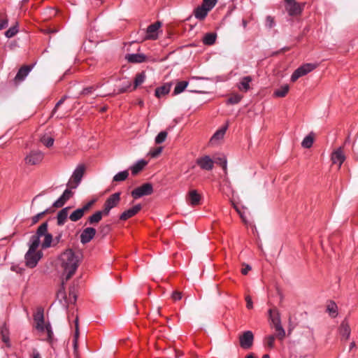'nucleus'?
<instances>
[{
    "instance_id": "nucleus-58",
    "label": "nucleus",
    "mask_w": 358,
    "mask_h": 358,
    "mask_svg": "<svg viewBox=\"0 0 358 358\" xmlns=\"http://www.w3.org/2000/svg\"><path fill=\"white\" fill-rule=\"evenodd\" d=\"M235 208H236V211L238 213V214L240 215V216H241V217L242 220H243L245 223H246V222H247V221H246V219H245V216L243 215V213H241V211L237 208V207H236V206H235Z\"/></svg>"
},
{
    "instance_id": "nucleus-46",
    "label": "nucleus",
    "mask_w": 358,
    "mask_h": 358,
    "mask_svg": "<svg viewBox=\"0 0 358 358\" xmlns=\"http://www.w3.org/2000/svg\"><path fill=\"white\" fill-rule=\"evenodd\" d=\"M327 310L332 317L337 315V306L335 303L329 304L327 306Z\"/></svg>"
},
{
    "instance_id": "nucleus-35",
    "label": "nucleus",
    "mask_w": 358,
    "mask_h": 358,
    "mask_svg": "<svg viewBox=\"0 0 358 358\" xmlns=\"http://www.w3.org/2000/svg\"><path fill=\"white\" fill-rule=\"evenodd\" d=\"M289 89L288 85H284L275 91L274 95L277 97H284L289 92Z\"/></svg>"
},
{
    "instance_id": "nucleus-34",
    "label": "nucleus",
    "mask_w": 358,
    "mask_h": 358,
    "mask_svg": "<svg viewBox=\"0 0 358 358\" xmlns=\"http://www.w3.org/2000/svg\"><path fill=\"white\" fill-rule=\"evenodd\" d=\"M187 85H188L187 81L178 82L175 87L174 91H173V94L176 95V94H180L185 90V88L187 87Z\"/></svg>"
},
{
    "instance_id": "nucleus-5",
    "label": "nucleus",
    "mask_w": 358,
    "mask_h": 358,
    "mask_svg": "<svg viewBox=\"0 0 358 358\" xmlns=\"http://www.w3.org/2000/svg\"><path fill=\"white\" fill-rule=\"evenodd\" d=\"M153 192V187L150 183H144L141 186L134 189L131 194L135 199H139L143 196H148Z\"/></svg>"
},
{
    "instance_id": "nucleus-45",
    "label": "nucleus",
    "mask_w": 358,
    "mask_h": 358,
    "mask_svg": "<svg viewBox=\"0 0 358 358\" xmlns=\"http://www.w3.org/2000/svg\"><path fill=\"white\" fill-rule=\"evenodd\" d=\"M275 338L273 335H269L265 338V343L268 348L271 349L274 348Z\"/></svg>"
},
{
    "instance_id": "nucleus-15",
    "label": "nucleus",
    "mask_w": 358,
    "mask_h": 358,
    "mask_svg": "<svg viewBox=\"0 0 358 358\" xmlns=\"http://www.w3.org/2000/svg\"><path fill=\"white\" fill-rule=\"evenodd\" d=\"M57 298L59 299L61 303L65 306H67L69 303H73L76 301V296L73 292H69V298L66 299L64 288L61 289L57 293Z\"/></svg>"
},
{
    "instance_id": "nucleus-51",
    "label": "nucleus",
    "mask_w": 358,
    "mask_h": 358,
    "mask_svg": "<svg viewBox=\"0 0 358 358\" xmlns=\"http://www.w3.org/2000/svg\"><path fill=\"white\" fill-rule=\"evenodd\" d=\"M48 212V210H44L43 212H41L40 213H38L37 215H34L31 218L32 224H34L38 222V220Z\"/></svg>"
},
{
    "instance_id": "nucleus-49",
    "label": "nucleus",
    "mask_w": 358,
    "mask_h": 358,
    "mask_svg": "<svg viewBox=\"0 0 358 358\" xmlns=\"http://www.w3.org/2000/svg\"><path fill=\"white\" fill-rule=\"evenodd\" d=\"M162 151V147H158L153 149H151L149 152V155L155 158L157 157Z\"/></svg>"
},
{
    "instance_id": "nucleus-47",
    "label": "nucleus",
    "mask_w": 358,
    "mask_h": 358,
    "mask_svg": "<svg viewBox=\"0 0 358 358\" xmlns=\"http://www.w3.org/2000/svg\"><path fill=\"white\" fill-rule=\"evenodd\" d=\"M242 99V96L238 94H233L228 100V102L231 104H236L240 102Z\"/></svg>"
},
{
    "instance_id": "nucleus-60",
    "label": "nucleus",
    "mask_w": 358,
    "mask_h": 358,
    "mask_svg": "<svg viewBox=\"0 0 358 358\" xmlns=\"http://www.w3.org/2000/svg\"><path fill=\"white\" fill-rule=\"evenodd\" d=\"M242 24H243V27L244 28H245V27H247V24H248L247 21H246L245 20H242Z\"/></svg>"
},
{
    "instance_id": "nucleus-50",
    "label": "nucleus",
    "mask_w": 358,
    "mask_h": 358,
    "mask_svg": "<svg viewBox=\"0 0 358 358\" xmlns=\"http://www.w3.org/2000/svg\"><path fill=\"white\" fill-rule=\"evenodd\" d=\"M131 83L128 81L121 88H120L117 92H114L113 94L124 93L127 92L128 89L131 87Z\"/></svg>"
},
{
    "instance_id": "nucleus-64",
    "label": "nucleus",
    "mask_w": 358,
    "mask_h": 358,
    "mask_svg": "<svg viewBox=\"0 0 358 358\" xmlns=\"http://www.w3.org/2000/svg\"><path fill=\"white\" fill-rule=\"evenodd\" d=\"M138 103L141 106L143 105V102L142 101H140Z\"/></svg>"
},
{
    "instance_id": "nucleus-7",
    "label": "nucleus",
    "mask_w": 358,
    "mask_h": 358,
    "mask_svg": "<svg viewBox=\"0 0 358 358\" xmlns=\"http://www.w3.org/2000/svg\"><path fill=\"white\" fill-rule=\"evenodd\" d=\"M285 10L290 16L299 15L303 9V4H300L294 0H285Z\"/></svg>"
},
{
    "instance_id": "nucleus-59",
    "label": "nucleus",
    "mask_w": 358,
    "mask_h": 358,
    "mask_svg": "<svg viewBox=\"0 0 358 358\" xmlns=\"http://www.w3.org/2000/svg\"><path fill=\"white\" fill-rule=\"evenodd\" d=\"M222 165H223L224 169H227V160L225 159H223Z\"/></svg>"
},
{
    "instance_id": "nucleus-9",
    "label": "nucleus",
    "mask_w": 358,
    "mask_h": 358,
    "mask_svg": "<svg viewBox=\"0 0 358 358\" xmlns=\"http://www.w3.org/2000/svg\"><path fill=\"white\" fill-rule=\"evenodd\" d=\"M254 341V334L251 331H244L239 336L240 346L245 350L250 349Z\"/></svg>"
},
{
    "instance_id": "nucleus-53",
    "label": "nucleus",
    "mask_w": 358,
    "mask_h": 358,
    "mask_svg": "<svg viewBox=\"0 0 358 358\" xmlns=\"http://www.w3.org/2000/svg\"><path fill=\"white\" fill-rule=\"evenodd\" d=\"M171 297L175 301L180 300L182 298V293L178 291H175L173 292Z\"/></svg>"
},
{
    "instance_id": "nucleus-22",
    "label": "nucleus",
    "mask_w": 358,
    "mask_h": 358,
    "mask_svg": "<svg viewBox=\"0 0 358 358\" xmlns=\"http://www.w3.org/2000/svg\"><path fill=\"white\" fill-rule=\"evenodd\" d=\"M251 82L252 78L250 76H245L238 83L237 87L240 91L246 92L250 89V83Z\"/></svg>"
},
{
    "instance_id": "nucleus-38",
    "label": "nucleus",
    "mask_w": 358,
    "mask_h": 358,
    "mask_svg": "<svg viewBox=\"0 0 358 358\" xmlns=\"http://www.w3.org/2000/svg\"><path fill=\"white\" fill-rule=\"evenodd\" d=\"M75 326H76V330L74 334V338H73V347L75 351L77 350L78 348V339L79 336V328H78V318L76 317L75 320Z\"/></svg>"
},
{
    "instance_id": "nucleus-13",
    "label": "nucleus",
    "mask_w": 358,
    "mask_h": 358,
    "mask_svg": "<svg viewBox=\"0 0 358 358\" xmlns=\"http://www.w3.org/2000/svg\"><path fill=\"white\" fill-rule=\"evenodd\" d=\"M196 164L199 167L206 171H210L214 166L213 160L208 155L201 157L196 159Z\"/></svg>"
},
{
    "instance_id": "nucleus-8",
    "label": "nucleus",
    "mask_w": 358,
    "mask_h": 358,
    "mask_svg": "<svg viewBox=\"0 0 358 358\" xmlns=\"http://www.w3.org/2000/svg\"><path fill=\"white\" fill-rule=\"evenodd\" d=\"M317 67L316 64H306L294 71L291 76V80L295 82L300 77L306 75L311 72Z\"/></svg>"
},
{
    "instance_id": "nucleus-40",
    "label": "nucleus",
    "mask_w": 358,
    "mask_h": 358,
    "mask_svg": "<svg viewBox=\"0 0 358 358\" xmlns=\"http://www.w3.org/2000/svg\"><path fill=\"white\" fill-rule=\"evenodd\" d=\"M217 0H203L201 6L210 11L216 4Z\"/></svg>"
},
{
    "instance_id": "nucleus-57",
    "label": "nucleus",
    "mask_w": 358,
    "mask_h": 358,
    "mask_svg": "<svg viewBox=\"0 0 358 358\" xmlns=\"http://www.w3.org/2000/svg\"><path fill=\"white\" fill-rule=\"evenodd\" d=\"M32 358H42L39 354V352L36 350L34 349L32 352Z\"/></svg>"
},
{
    "instance_id": "nucleus-17",
    "label": "nucleus",
    "mask_w": 358,
    "mask_h": 358,
    "mask_svg": "<svg viewBox=\"0 0 358 358\" xmlns=\"http://www.w3.org/2000/svg\"><path fill=\"white\" fill-rule=\"evenodd\" d=\"M96 229L92 227H87L80 234V242L83 244L89 243L95 236Z\"/></svg>"
},
{
    "instance_id": "nucleus-31",
    "label": "nucleus",
    "mask_w": 358,
    "mask_h": 358,
    "mask_svg": "<svg viewBox=\"0 0 358 358\" xmlns=\"http://www.w3.org/2000/svg\"><path fill=\"white\" fill-rule=\"evenodd\" d=\"M147 164V162L145 160H139L137 163H136L134 166L131 167V172L133 175L137 174L140 172L144 166Z\"/></svg>"
},
{
    "instance_id": "nucleus-14",
    "label": "nucleus",
    "mask_w": 358,
    "mask_h": 358,
    "mask_svg": "<svg viewBox=\"0 0 358 358\" xmlns=\"http://www.w3.org/2000/svg\"><path fill=\"white\" fill-rule=\"evenodd\" d=\"M201 199V196L196 189L189 190L186 196L187 202L192 206L199 205Z\"/></svg>"
},
{
    "instance_id": "nucleus-10",
    "label": "nucleus",
    "mask_w": 358,
    "mask_h": 358,
    "mask_svg": "<svg viewBox=\"0 0 358 358\" xmlns=\"http://www.w3.org/2000/svg\"><path fill=\"white\" fill-rule=\"evenodd\" d=\"M43 159V154L37 150L31 151L24 158L27 165L34 166L40 164Z\"/></svg>"
},
{
    "instance_id": "nucleus-26",
    "label": "nucleus",
    "mask_w": 358,
    "mask_h": 358,
    "mask_svg": "<svg viewBox=\"0 0 358 358\" xmlns=\"http://www.w3.org/2000/svg\"><path fill=\"white\" fill-rule=\"evenodd\" d=\"M171 85L170 83H166L163 86L157 87L155 90V96L157 98H160L162 96L167 94L171 90Z\"/></svg>"
},
{
    "instance_id": "nucleus-41",
    "label": "nucleus",
    "mask_w": 358,
    "mask_h": 358,
    "mask_svg": "<svg viewBox=\"0 0 358 358\" xmlns=\"http://www.w3.org/2000/svg\"><path fill=\"white\" fill-rule=\"evenodd\" d=\"M103 86V83H97L96 85L91 87H86L83 90L82 94L87 95L92 93L94 90Z\"/></svg>"
},
{
    "instance_id": "nucleus-37",
    "label": "nucleus",
    "mask_w": 358,
    "mask_h": 358,
    "mask_svg": "<svg viewBox=\"0 0 358 358\" xmlns=\"http://www.w3.org/2000/svg\"><path fill=\"white\" fill-rule=\"evenodd\" d=\"M41 142L46 147H51L54 143V138L48 135H43L41 137Z\"/></svg>"
},
{
    "instance_id": "nucleus-1",
    "label": "nucleus",
    "mask_w": 358,
    "mask_h": 358,
    "mask_svg": "<svg viewBox=\"0 0 358 358\" xmlns=\"http://www.w3.org/2000/svg\"><path fill=\"white\" fill-rule=\"evenodd\" d=\"M44 236V240L41 243L43 249L50 247L52 241V236L48 233V224L44 222L37 229L36 233L33 235L28 243L29 249L24 255V264L27 267L33 268L36 267L43 257V252L38 250L40 245V238Z\"/></svg>"
},
{
    "instance_id": "nucleus-32",
    "label": "nucleus",
    "mask_w": 358,
    "mask_h": 358,
    "mask_svg": "<svg viewBox=\"0 0 358 358\" xmlns=\"http://www.w3.org/2000/svg\"><path fill=\"white\" fill-rule=\"evenodd\" d=\"M216 37L217 36L215 34L208 33L204 36L203 38V43L207 45H212L213 44L215 43Z\"/></svg>"
},
{
    "instance_id": "nucleus-24",
    "label": "nucleus",
    "mask_w": 358,
    "mask_h": 358,
    "mask_svg": "<svg viewBox=\"0 0 358 358\" xmlns=\"http://www.w3.org/2000/svg\"><path fill=\"white\" fill-rule=\"evenodd\" d=\"M71 208L70 207H66L62 209L57 214V224L59 225H63L66 222L68 215H69V210Z\"/></svg>"
},
{
    "instance_id": "nucleus-42",
    "label": "nucleus",
    "mask_w": 358,
    "mask_h": 358,
    "mask_svg": "<svg viewBox=\"0 0 358 358\" xmlns=\"http://www.w3.org/2000/svg\"><path fill=\"white\" fill-rule=\"evenodd\" d=\"M167 135L168 134L165 131L159 132L155 138V143L157 144L162 143L166 139Z\"/></svg>"
},
{
    "instance_id": "nucleus-12",
    "label": "nucleus",
    "mask_w": 358,
    "mask_h": 358,
    "mask_svg": "<svg viewBox=\"0 0 358 358\" xmlns=\"http://www.w3.org/2000/svg\"><path fill=\"white\" fill-rule=\"evenodd\" d=\"M162 27L160 22H156L148 27L145 40H156L158 38V33Z\"/></svg>"
},
{
    "instance_id": "nucleus-2",
    "label": "nucleus",
    "mask_w": 358,
    "mask_h": 358,
    "mask_svg": "<svg viewBox=\"0 0 358 358\" xmlns=\"http://www.w3.org/2000/svg\"><path fill=\"white\" fill-rule=\"evenodd\" d=\"M81 259L82 255L78 250L74 251L72 249H67L61 254L59 257L60 266L63 269L66 281L69 280L75 273Z\"/></svg>"
},
{
    "instance_id": "nucleus-28",
    "label": "nucleus",
    "mask_w": 358,
    "mask_h": 358,
    "mask_svg": "<svg viewBox=\"0 0 358 358\" xmlns=\"http://www.w3.org/2000/svg\"><path fill=\"white\" fill-rule=\"evenodd\" d=\"M208 12L204 7L200 6L195 8L194 13L196 19L202 20L207 16Z\"/></svg>"
},
{
    "instance_id": "nucleus-19",
    "label": "nucleus",
    "mask_w": 358,
    "mask_h": 358,
    "mask_svg": "<svg viewBox=\"0 0 358 358\" xmlns=\"http://www.w3.org/2000/svg\"><path fill=\"white\" fill-rule=\"evenodd\" d=\"M345 159V156L341 149V148H338L335 151L333 152L331 155V160L334 164H338V168H340L343 164V162Z\"/></svg>"
},
{
    "instance_id": "nucleus-61",
    "label": "nucleus",
    "mask_w": 358,
    "mask_h": 358,
    "mask_svg": "<svg viewBox=\"0 0 358 358\" xmlns=\"http://www.w3.org/2000/svg\"><path fill=\"white\" fill-rule=\"evenodd\" d=\"M245 358H256L252 353L249 354Z\"/></svg>"
},
{
    "instance_id": "nucleus-27",
    "label": "nucleus",
    "mask_w": 358,
    "mask_h": 358,
    "mask_svg": "<svg viewBox=\"0 0 358 358\" xmlns=\"http://www.w3.org/2000/svg\"><path fill=\"white\" fill-rule=\"evenodd\" d=\"M269 317L271 320V322L275 327H277L278 326H281V322L279 313L277 311H273V310L270 309L268 310Z\"/></svg>"
},
{
    "instance_id": "nucleus-52",
    "label": "nucleus",
    "mask_w": 358,
    "mask_h": 358,
    "mask_svg": "<svg viewBox=\"0 0 358 358\" xmlns=\"http://www.w3.org/2000/svg\"><path fill=\"white\" fill-rule=\"evenodd\" d=\"M245 301H246V307L248 309H252L253 308V303H252L251 297L250 296H246Z\"/></svg>"
},
{
    "instance_id": "nucleus-63",
    "label": "nucleus",
    "mask_w": 358,
    "mask_h": 358,
    "mask_svg": "<svg viewBox=\"0 0 358 358\" xmlns=\"http://www.w3.org/2000/svg\"><path fill=\"white\" fill-rule=\"evenodd\" d=\"M262 358H269V355H264Z\"/></svg>"
},
{
    "instance_id": "nucleus-30",
    "label": "nucleus",
    "mask_w": 358,
    "mask_h": 358,
    "mask_svg": "<svg viewBox=\"0 0 358 358\" xmlns=\"http://www.w3.org/2000/svg\"><path fill=\"white\" fill-rule=\"evenodd\" d=\"M103 216H106L103 210H99L88 217V222L90 224L98 223L102 219Z\"/></svg>"
},
{
    "instance_id": "nucleus-29",
    "label": "nucleus",
    "mask_w": 358,
    "mask_h": 358,
    "mask_svg": "<svg viewBox=\"0 0 358 358\" xmlns=\"http://www.w3.org/2000/svg\"><path fill=\"white\" fill-rule=\"evenodd\" d=\"M226 132V128H221L217 130L210 138V143L212 144L217 143L220 140L224 138Z\"/></svg>"
},
{
    "instance_id": "nucleus-11",
    "label": "nucleus",
    "mask_w": 358,
    "mask_h": 358,
    "mask_svg": "<svg viewBox=\"0 0 358 358\" xmlns=\"http://www.w3.org/2000/svg\"><path fill=\"white\" fill-rule=\"evenodd\" d=\"M120 201V194L119 192L115 193L110 196L104 203L103 213L105 215H108L110 210L117 206Z\"/></svg>"
},
{
    "instance_id": "nucleus-4",
    "label": "nucleus",
    "mask_w": 358,
    "mask_h": 358,
    "mask_svg": "<svg viewBox=\"0 0 358 358\" xmlns=\"http://www.w3.org/2000/svg\"><path fill=\"white\" fill-rule=\"evenodd\" d=\"M85 170V167L83 164H79L76 167L67 184L69 187L75 189L78 186L83 177Z\"/></svg>"
},
{
    "instance_id": "nucleus-54",
    "label": "nucleus",
    "mask_w": 358,
    "mask_h": 358,
    "mask_svg": "<svg viewBox=\"0 0 358 358\" xmlns=\"http://www.w3.org/2000/svg\"><path fill=\"white\" fill-rule=\"evenodd\" d=\"M8 26V20L0 18V30L5 29Z\"/></svg>"
},
{
    "instance_id": "nucleus-21",
    "label": "nucleus",
    "mask_w": 358,
    "mask_h": 358,
    "mask_svg": "<svg viewBox=\"0 0 358 358\" xmlns=\"http://www.w3.org/2000/svg\"><path fill=\"white\" fill-rule=\"evenodd\" d=\"M142 206L141 204L136 205L133 206L132 208L125 210L123 212L120 218L122 220H127V219L134 216L136 215L141 209Z\"/></svg>"
},
{
    "instance_id": "nucleus-20",
    "label": "nucleus",
    "mask_w": 358,
    "mask_h": 358,
    "mask_svg": "<svg viewBox=\"0 0 358 358\" xmlns=\"http://www.w3.org/2000/svg\"><path fill=\"white\" fill-rule=\"evenodd\" d=\"M350 325L346 320H343L339 327V334L342 340L347 341L349 339L350 336Z\"/></svg>"
},
{
    "instance_id": "nucleus-33",
    "label": "nucleus",
    "mask_w": 358,
    "mask_h": 358,
    "mask_svg": "<svg viewBox=\"0 0 358 358\" xmlns=\"http://www.w3.org/2000/svg\"><path fill=\"white\" fill-rule=\"evenodd\" d=\"M313 141H314V135L313 133H310L308 136H306L303 138V140L301 143V145L303 148H310L313 145Z\"/></svg>"
},
{
    "instance_id": "nucleus-6",
    "label": "nucleus",
    "mask_w": 358,
    "mask_h": 358,
    "mask_svg": "<svg viewBox=\"0 0 358 358\" xmlns=\"http://www.w3.org/2000/svg\"><path fill=\"white\" fill-rule=\"evenodd\" d=\"M95 201L92 200L89 202H87L86 204H85L82 208H79L74 210L71 214L69 215V219L72 222H77L79 220H80L84 215L90 210V209L92 208L93 204L94 203Z\"/></svg>"
},
{
    "instance_id": "nucleus-25",
    "label": "nucleus",
    "mask_w": 358,
    "mask_h": 358,
    "mask_svg": "<svg viewBox=\"0 0 358 358\" xmlns=\"http://www.w3.org/2000/svg\"><path fill=\"white\" fill-rule=\"evenodd\" d=\"M126 59L131 63H141L145 61V56L143 54H129L126 56Z\"/></svg>"
},
{
    "instance_id": "nucleus-39",
    "label": "nucleus",
    "mask_w": 358,
    "mask_h": 358,
    "mask_svg": "<svg viewBox=\"0 0 358 358\" xmlns=\"http://www.w3.org/2000/svg\"><path fill=\"white\" fill-rule=\"evenodd\" d=\"M129 176L128 171H123L119 172L113 177V180L116 182H120L125 180Z\"/></svg>"
},
{
    "instance_id": "nucleus-48",
    "label": "nucleus",
    "mask_w": 358,
    "mask_h": 358,
    "mask_svg": "<svg viewBox=\"0 0 358 358\" xmlns=\"http://www.w3.org/2000/svg\"><path fill=\"white\" fill-rule=\"evenodd\" d=\"M265 25L268 29L273 28L275 25L273 17L270 15L267 16L266 18Z\"/></svg>"
},
{
    "instance_id": "nucleus-36",
    "label": "nucleus",
    "mask_w": 358,
    "mask_h": 358,
    "mask_svg": "<svg viewBox=\"0 0 358 358\" xmlns=\"http://www.w3.org/2000/svg\"><path fill=\"white\" fill-rule=\"evenodd\" d=\"M145 80V74L144 72H141L138 73L136 76L134 83V90L136 89L139 85H141Z\"/></svg>"
},
{
    "instance_id": "nucleus-23",
    "label": "nucleus",
    "mask_w": 358,
    "mask_h": 358,
    "mask_svg": "<svg viewBox=\"0 0 358 358\" xmlns=\"http://www.w3.org/2000/svg\"><path fill=\"white\" fill-rule=\"evenodd\" d=\"M31 69L32 67L31 66H24L21 67L15 76V80L16 81H22L31 71Z\"/></svg>"
},
{
    "instance_id": "nucleus-18",
    "label": "nucleus",
    "mask_w": 358,
    "mask_h": 358,
    "mask_svg": "<svg viewBox=\"0 0 358 358\" xmlns=\"http://www.w3.org/2000/svg\"><path fill=\"white\" fill-rule=\"evenodd\" d=\"M0 336L2 342L6 345V346L7 348H10L11 343L10 340V331L6 323H3L0 327Z\"/></svg>"
},
{
    "instance_id": "nucleus-16",
    "label": "nucleus",
    "mask_w": 358,
    "mask_h": 358,
    "mask_svg": "<svg viewBox=\"0 0 358 358\" xmlns=\"http://www.w3.org/2000/svg\"><path fill=\"white\" fill-rule=\"evenodd\" d=\"M73 195V192L71 190V188L66 189L62 194V195L54 202L53 206L55 208L62 207L65 203L70 199Z\"/></svg>"
},
{
    "instance_id": "nucleus-55",
    "label": "nucleus",
    "mask_w": 358,
    "mask_h": 358,
    "mask_svg": "<svg viewBox=\"0 0 358 358\" xmlns=\"http://www.w3.org/2000/svg\"><path fill=\"white\" fill-rule=\"evenodd\" d=\"M244 268H242L241 273L243 275L248 274V273L251 270V266L248 264H243Z\"/></svg>"
},
{
    "instance_id": "nucleus-62",
    "label": "nucleus",
    "mask_w": 358,
    "mask_h": 358,
    "mask_svg": "<svg viewBox=\"0 0 358 358\" xmlns=\"http://www.w3.org/2000/svg\"><path fill=\"white\" fill-rule=\"evenodd\" d=\"M355 347V342H352L350 343V349L352 350Z\"/></svg>"
},
{
    "instance_id": "nucleus-44",
    "label": "nucleus",
    "mask_w": 358,
    "mask_h": 358,
    "mask_svg": "<svg viewBox=\"0 0 358 358\" xmlns=\"http://www.w3.org/2000/svg\"><path fill=\"white\" fill-rule=\"evenodd\" d=\"M18 32L17 25L9 28L6 32L5 36L7 38H12Z\"/></svg>"
},
{
    "instance_id": "nucleus-3",
    "label": "nucleus",
    "mask_w": 358,
    "mask_h": 358,
    "mask_svg": "<svg viewBox=\"0 0 358 358\" xmlns=\"http://www.w3.org/2000/svg\"><path fill=\"white\" fill-rule=\"evenodd\" d=\"M35 328L41 333L46 335V340L51 342L53 338V332L50 323L44 320L43 310H38L34 315Z\"/></svg>"
},
{
    "instance_id": "nucleus-43",
    "label": "nucleus",
    "mask_w": 358,
    "mask_h": 358,
    "mask_svg": "<svg viewBox=\"0 0 358 358\" xmlns=\"http://www.w3.org/2000/svg\"><path fill=\"white\" fill-rule=\"evenodd\" d=\"M275 329L276 331V338L280 341L283 340L284 338L285 337V331L282 327V325L275 327Z\"/></svg>"
},
{
    "instance_id": "nucleus-56",
    "label": "nucleus",
    "mask_w": 358,
    "mask_h": 358,
    "mask_svg": "<svg viewBox=\"0 0 358 358\" xmlns=\"http://www.w3.org/2000/svg\"><path fill=\"white\" fill-rule=\"evenodd\" d=\"M64 99H65V97H63L56 103V105H55V108L53 109V111H52L53 113H56V111L58 109L59 106L64 103Z\"/></svg>"
}]
</instances>
